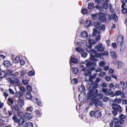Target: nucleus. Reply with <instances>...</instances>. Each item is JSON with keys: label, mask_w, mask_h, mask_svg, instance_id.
<instances>
[{"label": "nucleus", "mask_w": 127, "mask_h": 127, "mask_svg": "<svg viewBox=\"0 0 127 127\" xmlns=\"http://www.w3.org/2000/svg\"><path fill=\"white\" fill-rule=\"evenodd\" d=\"M94 24L95 28L99 30V28L101 26L100 23L99 22H95Z\"/></svg>", "instance_id": "nucleus-21"}, {"label": "nucleus", "mask_w": 127, "mask_h": 127, "mask_svg": "<svg viewBox=\"0 0 127 127\" xmlns=\"http://www.w3.org/2000/svg\"><path fill=\"white\" fill-rule=\"evenodd\" d=\"M95 102V106L96 107H98L99 106V103L100 102V101L97 99H96Z\"/></svg>", "instance_id": "nucleus-45"}, {"label": "nucleus", "mask_w": 127, "mask_h": 127, "mask_svg": "<svg viewBox=\"0 0 127 127\" xmlns=\"http://www.w3.org/2000/svg\"><path fill=\"white\" fill-rule=\"evenodd\" d=\"M91 22L89 20H87L85 23V26L86 27H89L91 25Z\"/></svg>", "instance_id": "nucleus-25"}, {"label": "nucleus", "mask_w": 127, "mask_h": 127, "mask_svg": "<svg viewBox=\"0 0 127 127\" xmlns=\"http://www.w3.org/2000/svg\"><path fill=\"white\" fill-rule=\"evenodd\" d=\"M122 101V99L121 98H119L118 99L116 98L113 100V102H117V103H115L116 104V103L119 104L121 103Z\"/></svg>", "instance_id": "nucleus-32"}, {"label": "nucleus", "mask_w": 127, "mask_h": 127, "mask_svg": "<svg viewBox=\"0 0 127 127\" xmlns=\"http://www.w3.org/2000/svg\"><path fill=\"white\" fill-rule=\"evenodd\" d=\"M72 62V63L76 64L77 62V59L75 58L72 57L71 56L70 57V61L69 62L70 65V67L71 68V66L72 64L71 63Z\"/></svg>", "instance_id": "nucleus-15"}, {"label": "nucleus", "mask_w": 127, "mask_h": 127, "mask_svg": "<svg viewBox=\"0 0 127 127\" xmlns=\"http://www.w3.org/2000/svg\"><path fill=\"white\" fill-rule=\"evenodd\" d=\"M82 63L84 65H85L86 67V68L89 67L95 66L96 65V64L95 61H93V62H88L86 63L85 64L84 63Z\"/></svg>", "instance_id": "nucleus-11"}, {"label": "nucleus", "mask_w": 127, "mask_h": 127, "mask_svg": "<svg viewBox=\"0 0 127 127\" xmlns=\"http://www.w3.org/2000/svg\"><path fill=\"white\" fill-rule=\"evenodd\" d=\"M28 74L29 76H32L34 75L35 73L32 71H31L29 72Z\"/></svg>", "instance_id": "nucleus-55"}, {"label": "nucleus", "mask_w": 127, "mask_h": 127, "mask_svg": "<svg viewBox=\"0 0 127 127\" xmlns=\"http://www.w3.org/2000/svg\"><path fill=\"white\" fill-rule=\"evenodd\" d=\"M105 64V63L103 61H101L99 63V65L100 67H103Z\"/></svg>", "instance_id": "nucleus-50"}, {"label": "nucleus", "mask_w": 127, "mask_h": 127, "mask_svg": "<svg viewBox=\"0 0 127 127\" xmlns=\"http://www.w3.org/2000/svg\"><path fill=\"white\" fill-rule=\"evenodd\" d=\"M99 32V30L95 29H93V35L94 36H96V34L97 33H98Z\"/></svg>", "instance_id": "nucleus-34"}, {"label": "nucleus", "mask_w": 127, "mask_h": 127, "mask_svg": "<svg viewBox=\"0 0 127 127\" xmlns=\"http://www.w3.org/2000/svg\"><path fill=\"white\" fill-rule=\"evenodd\" d=\"M18 103L21 106H23L24 105V100L23 99H19L18 101Z\"/></svg>", "instance_id": "nucleus-31"}, {"label": "nucleus", "mask_w": 127, "mask_h": 127, "mask_svg": "<svg viewBox=\"0 0 127 127\" xmlns=\"http://www.w3.org/2000/svg\"><path fill=\"white\" fill-rule=\"evenodd\" d=\"M12 60L13 63L15 64L18 63L20 62V57L17 56L15 58L12 59Z\"/></svg>", "instance_id": "nucleus-23"}, {"label": "nucleus", "mask_w": 127, "mask_h": 127, "mask_svg": "<svg viewBox=\"0 0 127 127\" xmlns=\"http://www.w3.org/2000/svg\"><path fill=\"white\" fill-rule=\"evenodd\" d=\"M85 72L84 73V75L86 76H90L91 75L92 72L90 70L87 71L86 69Z\"/></svg>", "instance_id": "nucleus-29"}, {"label": "nucleus", "mask_w": 127, "mask_h": 127, "mask_svg": "<svg viewBox=\"0 0 127 127\" xmlns=\"http://www.w3.org/2000/svg\"><path fill=\"white\" fill-rule=\"evenodd\" d=\"M101 114L100 112L98 110L95 111V117L97 118H100L101 116Z\"/></svg>", "instance_id": "nucleus-19"}, {"label": "nucleus", "mask_w": 127, "mask_h": 127, "mask_svg": "<svg viewBox=\"0 0 127 127\" xmlns=\"http://www.w3.org/2000/svg\"><path fill=\"white\" fill-rule=\"evenodd\" d=\"M6 74L5 71L2 70L0 72V79H1L6 77Z\"/></svg>", "instance_id": "nucleus-17"}, {"label": "nucleus", "mask_w": 127, "mask_h": 127, "mask_svg": "<svg viewBox=\"0 0 127 127\" xmlns=\"http://www.w3.org/2000/svg\"><path fill=\"white\" fill-rule=\"evenodd\" d=\"M102 56V55L101 53H97V52L94 55L93 54H90V60L91 61L95 60V58H100Z\"/></svg>", "instance_id": "nucleus-7"}, {"label": "nucleus", "mask_w": 127, "mask_h": 127, "mask_svg": "<svg viewBox=\"0 0 127 127\" xmlns=\"http://www.w3.org/2000/svg\"><path fill=\"white\" fill-rule=\"evenodd\" d=\"M26 88L28 91V92H30L32 91V88L31 86L29 85H28L27 86Z\"/></svg>", "instance_id": "nucleus-39"}, {"label": "nucleus", "mask_w": 127, "mask_h": 127, "mask_svg": "<svg viewBox=\"0 0 127 127\" xmlns=\"http://www.w3.org/2000/svg\"><path fill=\"white\" fill-rule=\"evenodd\" d=\"M81 13L83 14H87L88 11L86 8H83L81 10Z\"/></svg>", "instance_id": "nucleus-38"}, {"label": "nucleus", "mask_w": 127, "mask_h": 127, "mask_svg": "<svg viewBox=\"0 0 127 127\" xmlns=\"http://www.w3.org/2000/svg\"><path fill=\"white\" fill-rule=\"evenodd\" d=\"M78 81L76 78H74L73 79L72 81H71V83L75 84L78 82Z\"/></svg>", "instance_id": "nucleus-52"}, {"label": "nucleus", "mask_w": 127, "mask_h": 127, "mask_svg": "<svg viewBox=\"0 0 127 127\" xmlns=\"http://www.w3.org/2000/svg\"><path fill=\"white\" fill-rule=\"evenodd\" d=\"M109 100V98L108 97H104L103 98V101L104 102H106L108 101Z\"/></svg>", "instance_id": "nucleus-60"}, {"label": "nucleus", "mask_w": 127, "mask_h": 127, "mask_svg": "<svg viewBox=\"0 0 127 127\" xmlns=\"http://www.w3.org/2000/svg\"><path fill=\"white\" fill-rule=\"evenodd\" d=\"M106 94V95H110L111 97H114L115 95V94L114 93L113 91H111L110 92H107Z\"/></svg>", "instance_id": "nucleus-30"}, {"label": "nucleus", "mask_w": 127, "mask_h": 127, "mask_svg": "<svg viewBox=\"0 0 127 127\" xmlns=\"http://www.w3.org/2000/svg\"><path fill=\"white\" fill-rule=\"evenodd\" d=\"M118 65V68L121 69L123 66V64L121 61H119L117 63Z\"/></svg>", "instance_id": "nucleus-35"}, {"label": "nucleus", "mask_w": 127, "mask_h": 127, "mask_svg": "<svg viewBox=\"0 0 127 127\" xmlns=\"http://www.w3.org/2000/svg\"><path fill=\"white\" fill-rule=\"evenodd\" d=\"M110 54L112 58L115 59L117 58V55L116 53L114 51L111 52H110Z\"/></svg>", "instance_id": "nucleus-26"}, {"label": "nucleus", "mask_w": 127, "mask_h": 127, "mask_svg": "<svg viewBox=\"0 0 127 127\" xmlns=\"http://www.w3.org/2000/svg\"><path fill=\"white\" fill-rule=\"evenodd\" d=\"M87 8H94V3L92 2L89 3Z\"/></svg>", "instance_id": "nucleus-42"}, {"label": "nucleus", "mask_w": 127, "mask_h": 127, "mask_svg": "<svg viewBox=\"0 0 127 127\" xmlns=\"http://www.w3.org/2000/svg\"><path fill=\"white\" fill-rule=\"evenodd\" d=\"M117 42L118 45L120 47V50L121 51L122 50H124L125 48V46H124L123 47H122L124 43V37L122 35L120 34L118 35L117 38Z\"/></svg>", "instance_id": "nucleus-2"}, {"label": "nucleus", "mask_w": 127, "mask_h": 127, "mask_svg": "<svg viewBox=\"0 0 127 127\" xmlns=\"http://www.w3.org/2000/svg\"><path fill=\"white\" fill-rule=\"evenodd\" d=\"M102 55V56H107L109 54V53L107 51H105L103 53H101Z\"/></svg>", "instance_id": "nucleus-48"}, {"label": "nucleus", "mask_w": 127, "mask_h": 127, "mask_svg": "<svg viewBox=\"0 0 127 127\" xmlns=\"http://www.w3.org/2000/svg\"><path fill=\"white\" fill-rule=\"evenodd\" d=\"M78 90L79 92H83L85 90V87L84 85H81L80 86H79Z\"/></svg>", "instance_id": "nucleus-18"}, {"label": "nucleus", "mask_w": 127, "mask_h": 127, "mask_svg": "<svg viewBox=\"0 0 127 127\" xmlns=\"http://www.w3.org/2000/svg\"><path fill=\"white\" fill-rule=\"evenodd\" d=\"M20 75L21 77H23L25 75V72L24 70H22L20 72Z\"/></svg>", "instance_id": "nucleus-59"}, {"label": "nucleus", "mask_w": 127, "mask_h": 127, "mask_svg": "<svg viewBox=\"0 0 127 127\" xmlns=\"http://www.w3.org/2000/svg\"><path fill=\"white\" fill-rule=\"evenodd\" d=\"M10 62L8 61H4L3 63V65L6 67H8L10 65Z\"/></svg>", "instance_id": "nucleus-28"}, {"label": "nucleus", "mask_w": 127, "mask_h": 127, "mask_svg": "<svg viewBox=\"0 0 127 127\" xmlns=\"http://www.w3.org/2000/svg\"><path fill=\"white\" fill-rule=\"evenodd\" d=\"M95 48L97 49L98 52L102 51L104 49V48L103 46L101 43H99L95 47Z\"/></svg>", "instance_id": "nucleus-12"}, {"label": "nucleus", "mask_w": 127, "mask_h": 127, "mask_svg": "<svg viewBox=\"0 0 127 127\" xmlns=\"http://www.w3.org/2000/svg\"><path fill=\"white\" fill-rule=\"evenodd\" d=\"M22 82L23 84L24 85H27L28 84V81L27 79L23 80Z\"/></svg>", "instance_id": "nucleus-54"}, {"label": "nucleus", "mask_w": 127, "mask_h": 127, "mask_svg": "<svg viewBox=\"0 0 127 127\" xmlns=\"http://www.w3.org/2000/svg\"><path fill=\"white\" fill-rule=\"evenodd\" d=\"M27 127H33V124L30 122H29L27 123L26 124Z\"/></svg>", "instance_id": "nucleus-41"}, {"label": "nucleus", "mask_w": 127, "mask_h": 127, "mask_svg": "<svg viewBox=\"0 0 127 127\" xmlns=\"http://www.w3.org/2000/svg\"><path fill=\"white\" fill-rule=\"evenodd\" d=\"M108 18L110 21L113 19L115 22H117L118 20V18L116 14H113L111 13V14H108L107 15Z\"/></svg>", "instance_id": "nucleus-6"}, {"label": "nucleus", "mask_w": 127, "mask_h": 127, "mask_svg": "<svg viewBox=\"0 0 127 127\" xmlns=\"http://www.w3.org/2000/svg\"><path fill=\"white\" fill-rule=\"evenodd\" d=\"M24 117L26 119H30L31 118L32 116L30 113H26L25 114Z\"/></svg>", "instance_id": "nucleus-27"}, {"label": "nucleus", "mask_w": 127, "mask_h": 127, "mask_svg": "<svg viewBox=\"0 0 127 127\" xmlns=\"http://www.w3.org/2000/svg\"><path fill=\"white\" fill-rule=\"evenodd\" d=\"M99 20L101 22H104L106 20V15H101L100 16H99Z\"/></svg>", "instance_id": "nucleus-14"}, {"label": "nucleus", "mask_w": 127, "mask_h": 127, "mask_svg": "<svg viewBox=\"0 0 127 127\" xmlns=\"http://www.w3.org/2000/svg\"><path fill=\"white\" fill-rule=\"evenodd\" d=\"M9 91L10 94L13 95L14 94V92L11 89L9 88Z\"/></svg>", "instance_id": "nucleus-63"}, {"label": "nucleus", "mask_w": 127, "mask_h": 127, "mask_svg": "<svg viewBox=\"0 0 127 127\" xmlns=\"http://www.w3.org/2000/svg\"><path fill=\"white\" fill-rule=\"evenodd\" d=\"M20 63L21 65H23L25 64V62L24 60L22 59H21L20 61Z\"/></svg>", "instance_id": "nucleus-62"}, {"label": "nucleus", "mask_w": 127, "mask_h": 127, "mask_svg": "<svg viewBox=\"0 0 127 127\" xmlns=\"http://www.w3.org/2000/svg\"><path fill=\"white\" fill-rule=\"evenodd\" d=\"M6 75H7L8 76H10L12 75V74L11 71L9 70H6L5 71Z\"/></svg>", "instance_id": "nucleus-40"}, {"label": "nucleus", "mask_w": 127, "mask_h": 127, "mask_svg": "<svg viewBox=\"0 0 127 127\" xmlns=\"http://www.w3.org/2000/svg\"><path fill=\"white\" fill-rule=\"evenodd\" d=\"M112 105L113 110V111H112V112L114 116H116L118 112L120 113L122 112V108L119 105L114 103H112Z\"/></svg>", "instance_id": "nucleus-1"}, {"label": "nucleus", "mask_w": 127, "mask_h": 127, "mask_svg": "<svg viewBox=\"0 0 127 127\" xmlns=\"http://www.w3.org/2000/svg\"><path fill=\"white\" fill-rule=\"evenodd\" d=\"M126 118V116L122 114L120 115L118 118V124H123L125 122V119Z\"/></svg>", "instance_id": "nucleus-9"}, {"label": "nucleus", "mask_w": 127, "mask_h": 127, "mask_svg": "<svg viewBox=\"0 0 127 127\" xmlns=\"http://www.w3.org/2000/svg\"><path fill=\"white\" fill-rule=\"evenodd\" d=\"M122 92L120 90L116 91L115 93V95L116 96L120 95L122 94Z\"/></svg>", "instance_id": "nucleus-37"}, {"label": "nucleus", "mask_w": 127, "mask_h": 127, "mask_svg": "<svg viewBox=\"0 0 127 127\" xmlns=\"http://www.w3.org/2000/svg\"><path fill=\"white\" fill-rule=\"evenodd\" d=\"M18 118L16 115H14L12 118V119L14 122L16 123H18L20 125H22L25 122V120L23 118L20 117V118Z\"/></svg>", "instance_id": "nucleus-3"}, {"label": "nucleus", "mask_w": 127, "mask_h": 127, "mask_svg": "<svg viewBox=\"0 0 127 127\" xmlns=\"http://www.w3.org/2000/svg\"><path fill=\"white\" fill-rule=\"evenodd\" d=\"M36 104L38 105H40L41 104V101L38 98H36Z\"/></svg>", "instance_id": "nucleus-51"}, {"label": "nucleus", "mask_w": 127, "mask_h": 127, "mask_svg": "<svg viewBox=\"0 0 127 127\" xmlns=\"http://www.w3.org/2000/svg\"><path fill=\"white\" fill-rule=\"evenodd\" d=\"M26 97L27 99H31L32 97L31 93L30 92H27L26 93Z\"/></svg>", "instance_id": "nucleus-24"}, {"label": "nucleus", "mask_w": 127, "mask_h": 127, "mask_svg": "<svg viewBox=\"0 0 127 127\" xmlns=\"http://www.w3.org/2000/svg\"><path fill=\"white\" fill-rule=\"evenodd\" d=\"M96 43V41L92 39H90L88 42L86 43V45L88 47L92 48V45L95 44Z\"/></svg>", "instance_id": "nucleus-8"}, {"label": "nucleus", "mask_w": 127, "mask_h": 127, "mask_svg": "<svg viewBox=\"0 0 127 127\" xmlns=\"http://www.w3.org/2000/svg\"><path fill=\"white\" fill-rule=\"evenodd\" d=\"M72 71L74 74H76L78 72V69L77 68L74 67L72 68Z\"/></svg>", "instance_id": "nucleus-33"}, {"label": "nucleus", "mask_w": 127, "mask_h": 127, "mask_svg": "<svg viewBox=\"0 0 127 127\" xmlns=\"http://www.w3.org/2000/svg\"><path fill=\"white\" fill-rule=\"evenodd\" d=\"M14 108L15 111H18L20 110L19 107L18 105L17 104L15 105L14 106Z\"/></svg>", "instance_id": "nucleus-44"}, {"label": "nucleus", "mask_w": 127, "mask_h": 127, "mask_svg": "<svg viewBox=\"0 0 127 127\" xmlns=\"http://www.w3.org/2000/svg\"><path fill=\"white\" fill-rule=\"evenodd\" d=\"M108 88H102V92L106 95V93L107 92Z\"/></svg>", "instance_id": "nucleus-43"}, {"label": "nucleus", "mask_w": 127, "mask_h": 127, "mask_svg": "<svg viewBox=\"0 0 127 127\" xmlns=\"http://www.w3.org/2000/svg\"><path fill=\"white\" fill-rule=\"evenodd\" d=\"M105 27L104 25H103L100 27L99 28V31L100 30H102L103 31L105 29Z\"/></svg>", "instance_id": "nucleus-53"}, {"label": "nucleus", "mask_w": 127, "mask_h": 127, "mask_svg": "<svg viewBox=\"0 0 127 127\" xmlns=\"http://www.w3.org/2000/svg\"><path fill=\"white\" fill-rule=\"evenodd\" d=\"M108 5L107 3H104L103 4L102 7L101 6L96 5L94 8H108Z\"/></svg>", "instance_id": "nucleus-16"}, {"label": "nucleus", "mask_w": 127, "mask_h": 127, "mask_svg": "<svg viewBox=\"0 0 127 127\" xmlns=\"http://www.w3.org/2000/svg\"><path fill=\"white\" fill-rule=\"evenodd\" d=\"M88 96L87 100L88 101H89V100H92V99H93V97H92L93 96L92 95H88Z\"/></svg>", "instance_id": "nucleus-61"}, {"label": "nucleus", "mask_w": 127, "mask_h": 127, "mask_svg": "<svg viewBox=\"0 0 127 127\" xmlns=\"http://www.w3.org/2000/svg\"><path fill=\"white\" fill-rule=\"evenodd\" d=\"M96 99H93L91 100V101H90V102L89 104V105L91 106L92 105L94 104H95V101Z\"/></svg>", "instance_id": "nucleus-47"}, {"label": "nucleus", "mask_w": 127, "mask_h": 127, "mask_svg": "<svg viewBox=\"0 0 127 127\" xmlns=\"http://www.w3.org/2000/svg\"><path fill=\"white\" fill-rule=\"evenodd\" d=\"M92 48L88 47L86 49V50L91 54H93L95 55L97 53V51L94 49H91Z\"/></svg>", "instance_id": "nucleus-13"}, {"label": "nucleus", "mask_w": 127, "mask_h": 127, "mask_svg": "<svg viewBox=\"0 0 127 127\" xmlns=\"http://www.w3.org/2000/svg\"><path fill=\"white\" fill-rule=\"evenodd\" d=\"M98 91V90L96 89L93 88L89 91L88 95L94 96V95L97 94Z\"/></svg>", "instance_id": "nucleus-10"}, {"label": "nucleus", "mask_w": 127, "mask_h": 127, "mask_svg": "<svg viewBox=\"0 0 127 127\" xmlns=\"http://www.w3.org/2000/svg\"><path fill=\"white\" fill-rule=\"evenodd\" d=\"M121 11L122 13L125 14L127 12V8H122Z\"/></svg>", "instance_id": "nucleus-58"}, {"label": "nucleus", "mask_w": 127, "mask_h": 127, "mask_svg": "<svg viewBox=\"0 0 127 127\" xmlns=\"http://www.w3.org/2000/svg\"><path fill=\"white\" fill-rule=\"evenodd\" d=\"M95 111H92L90 112V115L92 117L95 116Z\"/></svg>", "instance_id": "nucleus-49"}, {"label": "nucleus", "mask_w": 127, "mask_h": 127, "mask_svg": "<svg viewBox=\"0 0 127 127\" xmlns=\"http://www.w3.org/2000/svg\"><path fill=\"white\" fill-rule=\"evenodd\" d=\"M101 86L103 88L106 87L107 86V84L106 83H104L101 84Z\"/></svg>", "instance_id": "nucleus-64"}, {"label": "nucleus", "mask_w": 127, "mask_h": 127, "mask_svg": "<svg viewBox=\"0 0 127 127\" xmlns=\"http://www.w3.org/2000/svg\"><path fill=\"white\" fill-rule=\"evenodd\" d=\"M23 93L21 92H16L15 95L16 97H18L19 98H20L23 95Z\"/></svg>", "instance_id": "nucleus-22"}, {"label": "nucleus", "mask_w": 127, "mask_h": 127, "mask_svg": "<svg viewBox=\"0 0 127 127\" xmlns=\"http://www.w3.org/2000/svg\"><path fill=\"white\" fill-rule=\"evenodd\" d=\"M33 110V108L31 106L30 107H28L26 109V110L27 111H29L32 112Z\"/></svg>", "instance_id": "nucleus-46"}, {"label": "nucleus", "mask_w": 127, "mask_h": 127, "mask_svg": "<svg viewBox=\"0 0 127 127\" xmlns=\"http://www.w3.org/2000/svg\"><path fill=\"white\" fill-rule=\"evenodd\" d=\"M80 35L81 37L86 38L88 36V33L86 31H83L81 33Z\"/></svg>", "instance_id": "nucleus-20"}, {"label": "nucleus", "mask_w": 127, "mask_h": 127, "mask_svg": "<svg viewBox=\"0 0 127 127\" xmlns=\"http://www.w3.org/2000/svg\"><path fill=\"white\" fill-rule=\"evenodd\" d=\"M111 77L110 76H106L105 78V80L107 81H110L111 80Z\"/></svg>", "instance_id": "nucleus-57"}, {"label": "nucleus", "mask_w": 127, "mask_h": 127, "mask_svg": "<svg viewBox=\"0 0 127 127\" xmlns=\"http://www.w3.org/2000/svg\"><path fill=\"white\" fill-rule=\"evenodd\" d=\"M20 89L22 91V92L23 93L26 91V90L24 87H21L20 88Z\"/></svg>", "instance_id": "nucleus-56"}, {"label": "nucleus", "mask_w": 127, "mask_h": 127, "mask_svg": "<svg viewBox=\"0 0 127 127\" xmlns=\"http://www.w3.org/2000/svg\"><path fill=\"white\" fill-rule=\"evenodd\" d=\"M93 19H96L99 17V15L97 14H95L91 15Z\"/></svg>", "instance_id": "nucleus-36"}, {"label": "nucleus", "mask_w": 127, "mask_h": 127, "mask_svg": "<svg viewBox=\"0 0 127 127\" xmlns=\"http://www.w3.org/2000/svg\"><path fill=\"white\" fill-rule=\"evenodd\" d=\"M75 50L77 52L81 53V55L82 57L85 58L87 57L88 53L84 51L81 48L77 47L75 48Z\"/></svg>", "instance_id": "nucleus-5"}, {"label": "nucleus", "mask_w": 127, "mask_h": 127, "mask_svg": "<svg viewBox=\"0 0 127 127\" xmlns=\"http://www.w3.org/2000/svg\"><path fill=\"white\" fill-rule=\"evenodd\" d=\"M119 120L118 119L114 118L113 119V121H112L110 123V125L111 127H122L120 125L118 124Z\"/></svg>", "instance_id": "nucleus-4"}]
</instances>
